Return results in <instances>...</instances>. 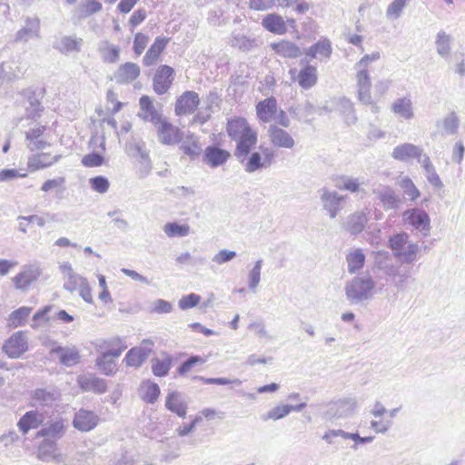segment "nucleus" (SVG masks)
<instances>
[{
	"instance_id": "obj_1",
	"label": "nucleus",
	"mask_w": 465,
	"mask_h": 465,
	"mask_svg": "<svg viewBox=\"0 0 465 465\" xmlns=\"http://www.w3.org/2000/svg\"><path fill=\"white\" fill-rule=\"evenodd\" d=\"M225 131L229 138L235 142L234 155L242 163L258 143V132L243 116L227 119Z\"/></svg>"
},
{
	"instance_id": "obj_2",
	"label": "nucleus",
	"mask_w": 465,
	"mask_h": 465,
	"mask_svg": "<svg viewBox=\"0 0 465 465\" xmlns=\"http://www.w3.org/2000/svg\"><path fill=\"white\" fill-rule=\"evenodd\" d=\"M127 349L123 338L111 337L100 341L95 345V368L106 376H112L118 371V359Z\"/></svg>"
},
{
	"instance_id": "obj_3",
	"label": "nucleus",
	"mask_w": 465,
	"mask_h": 465,
	"mask_svg": "<svg viewBox=\"0 0 465 465\" xmlns=\"http://www.w3.org/2000/svg\"><path fill=\"white\" fill-rule=\"evenodd\" d=\"M255 112L257 119L261 123L267 124L277 119L281 126L287 128L290 125L287 114L278 108V103L274 96H270L258 102L255 105Z\"/></svg>"
},
{
	"instance_id": "obj_4",
	"label": "nucleus",
	"mask_w": 465,
	"mask_h": 465,
	"mask_svg": "<svg viewBox=\"0 0 465 465\" xmlns=\"http://www.w3.org/2000/svg\"><path fill=\"white\" fill-rule=\"evenodd\" d=\"M156 134L159 142L164 145H175L182 141L183 136L181 129L168 121L166 118L162 117L155 124Z\"/></svg>"
},
{
	"instance_id": "obj_5",
	"label": "nucleus",
	"mask_w": 465,
	"mask_h": 465,
	"mask_svg": "<svg viewBox=\"0 0 465 465\" xmlns=\"http://www.w3.org/2000/svg\"><path fill=\"white\" fill-rule=\"evenodd\" d=\"M274 159L272 149L260 145L259 151L250 153L246 157L244 169L247 173H253L259 169L267 168L272 165Z\"/></svg>"
},
{
	"instance_id": "obj_6",
	"label": "nucleus",
	"mask_w": 465,
	"mask_h": 465,
	"mask_svg": "<svg viewBox=\"0 0 465 465\" xmlns=\"http://www.w3.org/2000/svg\"><path fill=\"white\" fill-rule=\"evenodd\" d=\"M28 348L26 332L18 331L5 341L2 351L8 358L18 359L28 351Z\"/></svg>"
},
{
	"instance_id": "obj_7",
	"label": "nucleus",
	"mask_w": 465,
	"mask_h": 465,
	"mask_svg": "<svg viewBox=\"0 0 465 465\" xmlns=\"http://www.w3.org/2000/svg\"><path fill=\"white\" fill-rule=\"evenodd\" d=\"M389 244L394 255L406 262L412 261L418 251L416 244L409 242L408 234L405 232L397 233L391 237Z\"/></svg>"
},
{
	"instance_id": "obj_8",
	"label": "nucleus",
	"mask_w": 465,
	"mask_h": 465,
	"mask_svg": "<svg viewBox=\"0 0 465 465\" xmlns=\"http://www.w3.org/2000/svg\"><path fill=\"white\" fill-rule=\"evenodd\" d=\"M153 345L152 341L143 340L139 346L131 348L124 358L125 366L134 369L140 368L152 354Z\"/></svg>"
},
{
	"instance_id": "obj_9",
	"label": "nucleus",
	"mask_w": 465,
	"mask_h": 465,
	"mask_svg": "<svg viewBox=\"0 0 465 465\" xmlns=\"http://www.w3.org/2000/svg\"><path fill=\"white\" fill-rule=\"evenodd\" d=\"M201 104L199 94L194 91H185L176 98L174 113L177 116L193 114Z\"/></svg>"
},
{
	"instance_id": "obj_10",
	"label": "nucleus",
	"mask_w": 465,
	"mask_h": 465,
	"mask_svg": "<svg viewBox=\"0 0 465 465\" xmlns=\"http://www.w3.org/2000/svg\"><path fill=\"white\" fill-rule=\"evenodd\" d=\"M373 288L371 278H355L346 286V295L352 301L367 299Z\"/></svg>"
},
{
	"instance_id": "obj_11",
	"label": "nucleus",
	"mask_w": 465,
	"mask_h": 465,
	"mask_svg": "<svg viewBox=\"0 0 465 465\" xmlns=\"http://www.w3.org/2000/svg\"><path fill=\"white\" fill-rule=\"evenodd\" d=\"M174 70L163 64L156 70L153 79V88L157 94H163L171 88L173 82Z\"/></svg>"
},
{
	"instance_id": "obj_12",
	"label": "nucleus",
	"mask_w": 465,
	"mask_h": 465,
	"mask_svg": "<svg viewBox=\"0 0 465 465\" xmlns=\"http://www.w3.org/2000/svg\"><path fill=\"white\" fill-rule=\"evenodd\" d=\"M99 423V417L92 411L80 409L73 419V426L81 432L94 430Z\"/></svg>"
},
{
	"instance_id": "obj_13",
	"label": "nucleus",
	"mask_w": 465,
	"mask_h": 465,
	"mask_svg": "<svg viewBox=\"0 0 465 465\" xmlns=\"http://www.w3.org/2000/svg\"><path fill=\"white\" fill-rule=\"evenodd\" d=\"M268 136L274 147L292 149L295 145V141L291 134L277 124L270 125Z\"/></svg>"
},
{
	"instance_id": "obj_14",
	"label": "nucleus",
	"mask_w": 465,
	"mask_h": 465,
	"mask_svg": "<svg viewBox=\"0 0 465 465\" xmlns=\"http://www.w3.org/2000/svg\"><path fill=\"white\" fill-rule=\"evenodd\" d=\"M40 276V271L34 266H27L12 278L15 287L21 291L28 290Z\"/></svg>"
},
{
	"instance_id": "obj_15",
	"label": "nucleus",
	"mask_w": 465,
	"mask_h": 465,
	"mask_svg": "<svg viewBox=\"0 0 465 465\" xmlns=\"http://www.w3.org/2000/svg\"><path fill=\"white\" fill-rule=\"evenodd\" d=\"M231 158V153L217 145H209L204 149L203 161L212 168L224 164Z\"/></svg>"
},
{
	"instance_id": "obj_16",
	"label": "nucleus",
	"mask_w": 465,
	"mask_h": 465,
	"mask_svg": "<svg viewBox=\"0 0 465 465\" xmlns=\"http://www.w3.org/2000/svg\"><path fill=\"white\" fill-rule=\"evenodd\" d=\"M169 41L170 38L168 37H156L143 56V64L145 66H152L155 64L159 61L160 56L166 48Z\"/></svg>"
},
{
	"instance_id": "obj_17",
	"label": "nucleus",
	"mask_w": 465,
	"mask_h": 465,
	"mask_svg": "<svg viewBox=\"0 0 465 465\" xmlns=\"http://www.w3.org/2000/svg\"><path fill=\"white\" fill-rule=\"evenodd\" d=\"M356 80L359 100L365 104H371V82L368 70H360L356 74Z\"/></svg>"
},
{
	"instance_id": "obj_18",
	"label": "nucleus",
	"mask_w": 465,
	"mask_h": 465,
	"mask_svg": "<svg viewBox=\"0 0 465 465\" xmlns=\"http://www.w3.org/2000/svg\"><path fill=\"white\" fill-rule=\"evenodd\" d=\"M78 384L84 391L94 393H104L107 390L106 381L94 374L82 375L78 377Z\"/></svg>"
},
{
	"instance_id": "obj_19",
	"label": "nucleus",
	"mask_w": 465,
	"mask_h": 465,
	"mask_svg": "<svg viewBox=\"0 0 465 465\" xmlns=\"http://www.w3.org/2000/svg\"><path fill=\"white\" fill-rule=\"evenodd\" d=\"M422 154V150L410 143H401L397 145L392 151L393 159L400 162H407L411 159L420 160Z\"/></svg>"
},
{
	"instance_id": "obj_20",
	"label": "nucleus",
	"mask_w": 465,
	"mask_h": 465,
	"mask_svg": "<svg viewBox=\"0 0 465 465\" xmlns=\"http://www.w3.org/2000/svg\"><path fill=\"white\" fill-rule=\"evenodd\" d=\"M44 421L43 414L37 411H26L18 420L17 427L22 434H27L31 430L37 429Z\"/></svg>"
},
{
	"instance_id": "obj_21",
	"label": "nucleus",
	"mask_w": 465,
	"mask_h": 465,
	"mask_svg": "<svg viewBox=\"0 0 465 465\" xmlns=\"http://www.w3.org/2000/svg\"><path fill=\"white\" fill-rule=\"evenodd\" d=\"M173 362V356L168 352H162L159 357H154L151 361L152 372L156 377H165L168 375Z\"/></svg>"
},
{
	"instance_id": "obj_22",
	"label": "nucleus",
	"mask_w": 465,
	"mask_h": 465,
	"mask_svg": "<svg viewBox=\"0 0 465 465\" xmlns=\"http://www.w3.org/2000/svg\"><path fill=\"white\" fill-rule=\"evenodd\" d=\"M262 25L267 31L275 35H284L288 31L286 21L278 14L266 15Z\"/></svg>"
},
{
	"instance_id": "obj_23",
	"label": "nucleus",
	"mask_w": 465,
	"mask_h": 465,
	"mask_svg": "<svg viewBox=\"0 0 465 465\" xmlns=\"http://www.w3.org/2000/svg\"><path fill=\"white\" fill-rule=\"evenodd\" d=\"M165 407L180 418H185L187 414V405L177 391H171L167 394Z\"/></svg>"
},
{
	"instance_id": "obj_24",
	"label": "nucleus",
	"mask_w": 465,
	"mask_h": 465,
	"mask_svg": "<svg viewBox=\"0 0 465 465\" xmlns=\"http://www.w3.org/2000/svg\"><path fill=\"white\" fill-rule=\"evenodd\" d=\"M51 353L58 356L59 361L65 366H74L80 362V352L76 348L56 347L52 349Z\"/></svg>"
},
{
	"instance_id": "obj_25",
	"label": "nucleus",
	"mask_w": 465,
	"mask_h": 465,
	"mask_svg": "<svg viewBox=\"0 0 465 465\" xmlns=\"http://www.w3.org/2000/svg\"><path fill=\"white\" fill-rule=\"evenodd\" d=\"M141 399L147 403H154L161 393L158 384L151 380H144L139 387Z\"/></svg>"
},
{
	"instance_id": "obj_26",
	"label": "nucleus",
	"mask_w": 465,
	"mask_h": 465,
	"mask_svg": "<svg viewBox=\"0 0 465 465\" xmlns=\"http://www.w3.org/2000/svg\"><path fill=\"white\" fill-rule=\"evenodd\" d=\"M66 430L64 420L62 418L50 420L45 427L37 432L40 437L61 438Z\"/></svg>"
},
{
	"instance_id": "obj_27",
	"label": "nucleus",
	"mask_w": 465,
	"mask_h": 465,
	"mask_svg": "<svg viewBox=\"0 0 465 465\" xmlns=\"http://www.w3.org/2000/svg\"><path fill=\"white\" fill-rule=\"evenodd\" d=\"M408 223L419 230H425L429 227L430 219L428 214L421 210L412 209L406 211L403 214Z\"/></svg>"
},
{
	"instance_id": "obj_28",
	"label": "nucleus",
	"mask_w": 465,
	"mask_h": 465,
	"mask_svg": "<svg viewBox=\"0 0 465 465\" xmlns=\"http://www.w3.org/2000/svg\"><path fill=\"white\" fill-rule=\"evenodd\" d=\"M331 54V45L330 40L327 38H322L306 51V55L310 58L327 59Z\"/></svg>"
},
{
	"instance_id": "obj_29",
	"label": "nucleus",
	"mask_w": 465,
	"mask_h": 465,
	"mask_svg": "<svg viewBox=\"0 0 465 465\" xmlns=\"http://www.w3.org/2000/svg\"><path fill=\"white\" fill-rule=\"evenodd\" d=\"M180 143V150L190 158L193 159L201 153V144L195 134H188Z\"/></svg>"
},
{
	"instance_id": "obj_30",
	"label": "nucleus",
	"mask_w": 465,
	"mask_h": 465,
	"mask_svg": "<svg viewBox=\"0 0 465 465\" xmlns=\"http://www.w3.org/2000/svg\"><path fill=\"white\" fill-rule=\"evenodd\" d=\"M271 46L277 54L284 58H296L301 54L299 46L286 40L273 43Z\"/></svg>"
},
{
	"instance_id": "obj_31",
	"label": "nucleus",
	"mask_w": 465,
	"mask_h": 465,
	"mask_svg": "<svg viewBox=\"0 0 465 465\" xmlns=\"http://www.w3.org/2000/svg\"><path fill=\"white\" fill-rule=\"evenodd\" d=\"M317 69L312 65H306L301 69L298 74L299 85L303 89H309L317 83Z\"/></svg>"
},
{
	"instance_id": "obj_32",
	"label": "nucleus",
	"mask_w": 465,
	"mask_h": 465,
	"mask_svg": "<svg viewBox=\"0 0 465 465\" xmlns=\"http://www.w3.org/2000/svg\"><path fill=\"white\" fill-rule=\"evenodd\" d=\"M33 309L27 306H22L12 312L7 318V324L11 328H17L25 324Z\"/></svg>"
},
{
	"instance_id": "obj_33",
	"label": "nucleus",
	"mask_w": 465,
	"mask_h": 465,
	"mask_svg": "<svg viewBox=\"0 0 465 465\" xmlns=\"http://www.w3.org/2000/svg\"><path fill=\"white\" fill-rule=\"evenodd\" d=\"M206 362V358L198 355H192L186 361L182 362L177 368L176 372L181 377H186L196 370L198 365Z\"/></svg>"
},
{
	"instance_id": "obj_34",
	"label": "nucleus",
	"mask_w": 465,
	"mask_h": 465,
	"mask_svg": "<svg viewBox=\"0 0 465 465\" xmlns=\"http://www.w3.org/2000/svg\"><path fill=\"white\" fill-rule=\"evenodd\" d=\"M338 436H341L342 437L343 439H351L353 440L355 442H360V443H366V442H370L373 440V437L372 436H370V437H360L358 434L356 433H347V432H344L343 430H329L327 431L323 436H322V439L324 440H326L328 443H331L333 439L338 437Z\"/></svg>"
},
{
	"instance_id": "obj_35",
	"label": "nucleus",
	"mask_w": 465,
	"mask_h": 465,
	"mask_svg": "<svg viewBox=\"0 0 465 465\" xmlns=\"http://www.w3.org/2000/svg\"><path fill=\"white\" fill-rule=\"evenodd\" d=\"M141 110L144 113V119H149L153 124H155L163 116L158 114L155 109L152 99L148 95L141 96L139 100Z\"/></svg>"
},
{
	"instance_id": "obj_36",
	"label": "nucleus",
	"mask_w": 465,
	"mask_h": 465,
	"mask_svg": "<svg viewBox=\"0 0 465 465\" xmlns=\"http://www.w3.org/2000/svg\"><path fill=\"white\" fill-rule=\"evenodd\" d=\"M119 78L124 83H130L140 75V67L134 63H125L119 67Z\"/></svg>"
},
{
	"instance_id": "obj_37",
	"label": "nucleus",
	"mask_w": 465,
	"mask_h": 465,
	"mask_svg": "<svg viewBox=\"0 0 465 465\" xmlns=\"http://www.w3.org/2000/svg\"><path fill=\"white\" fill-rule=\"evenodd\" d=\"M394 114L401 115L405 119H411L413 117V112L411 108V102L409 98H400L396 100L391 106Z\"/></svg>"
},
{
	"instance_id": "obj_38",
	"label": "nucleus",
	"mask_w": 465,
	"mask_h": 465,
	"mask_svg": "<svg viewBox=\"0 0 465 465\" xmlns=\"http://www.w3.org/2000/svg\"><path fill=\"white\" fill-rule=\"evenodd\" d=\"M163 231L168 237H183L189 234L190 226L185 223H168L164 225Z\"/></svg>"
},
{
	"instance_id": "obj_39",
	"label": "nucleus",
	"mask_w": 465,
	"mask_h": 465,
	"mask_svg": "<svg viewBox=\"0 0 465 465\" xmlns=\"http://www.w3.org/2000/svg\"><path fill=\"white\" fill-rule=\"evenodd\" d=\"M348 270L351 273H354L364 265L365 257L361 250H355L347 256Z\"/></svg>"
},
{
	"instance_id": "obj_40",
	"label": "nucleus",
	"mask_w": 465,
	"mask_h": 465,
	"mask_svg": "<svg viewBox=\"0 0 465 465\" xmlns=\"http://www.w3.org/2000/svg\"><path fill=\"white\" fill-rule=\"evenodd\" d=\"M81 38L64 36L61 39L58 48L61 53L68 54L72 52H79L81 49Z\"/></svg>"
},
{
	"instance_id": "obj_41",
	"label": "nucleus",
	"mask_w": 465,
	"mask_h": 465,
	"mask_svg": "<svg viewBox=\"0 0 465 465\" xmlns=\"http://www.w3.org/2000/svg\"><path fill=\"white\" fill-rule=\"evenodd\" d=\"M103 8L98 0H85L80 6V17L85 18L98 13Z\"/></svg>"
},
{
	"instance_id": "obj_42",
	"label": "nucleus",
	"mask_w": 465,
	"mask_h": 465,
	"mask_svg": "<svg viewBox=\"0 0 465 465\" xmlns=\"http://www.w3.org/2000/svg\"><path fill=\"white\" fill-rule=\"evenodd\" d=\"M292 409V407L287 404L278 405L268 411L265 416H263V420H277L282 419L291 412Z\"/></svg>"
},
{
	"instance_id": "obj_43",
	"label": "nucleus",
	"mask_w": 465,
	"mask_h": 465,
	"mask_svg": "<svg viewBox=\"0 0 465 465\" xmlns=\"http://www.w3.org/2000/svg\"><path fill=\"white\" fill-rule=\"evenodd\" d=\"M400 186L411 201H415L420 197V191L410 178H403L400 183Z\"/></svg>"
},
{
	"instance_id": "obj_44",
	"label": "nucleus",
	"mask_w": 465,
	"mask_h": 465,
	"mask_svg": "<svg viewBox=\"0 0 465 465\" xmlns=\"http://www.w3.org/2000/svg\"><path fill=\"white\" fill-rule=\"evenodd\" d=\"M194 380H198L203 384L207 385H229V384H240L241 381L238 379L230 380L227 378H205L202 376H195Z\"/></svg>"
},
{
	"instance_id": "obj_45",
	"label": "nucleus",
	"mask_w": 465,
	"mask_h": 465,
	"mask_svg": "<svg viewBox=\"0 0 465 465\" xmlns=\"http://www.w3.org/2000/svg\"><path fill=\"white\" fill-rule=\"evenodd\" d=\"M201 302V296L195 293H190L183 296L178 302V306L182 310H188L197 306Z\"/></svg>"
},
{
	"instance_id": "obj_46",
	"label": "nucleus",
	"mask_w": 465,
	"mask_h": 465,
	"mask_svg": "<svg viewBox=\"0 0 465 465\" xmlns=\"http://www.w3.org/2000/svg\"><path fill=\"white\" fill-rule=\"evenodd\" d=\"M450 37L444 32H440L437 35L436 45L438 53L445 55L450 52Z\"/></svg>"
},
{
	"instance_id": "obj_47",
	"label": "nucleus",
	"mask_w": 465,
	"mask_h": 465,
	"mask_svg": "<svg viewBox=\"0 0 465 465\" xmlns=\"http://www.w3.org/2000/svg\"><path fill=\"white\" fill-rule=\"evenodd\" d=\"M89 183L91 188L99 193H106L110 186L108 180L104 176H95L91 178L89 180Z\"/></svg>"
},
{
	"instance_id": "obj_48",
	"label": "nucleus",
	"mask_w": 465,
	"mask_h": 465,
	"mask_svg": "<svg viewBox=\"0 0 465 465\" xmlns=\"http://www.w3.org/2000/svg\"><path fill=\"white\" fill-rule=\"evenodd\" d=\"M82 163L85 167H98L104 163V158L96 153H92L84 155L82 158Z\"/></svg>"
},
{
	"instance_id": "obj_49",
	"label": "nucleus",
	"mask_w": 465,
	"mask_h": 465,
	"mask_svg": "<svg viewBox=\"0 0 465 465\" xmlns=\"http://www.w3.org/2000/svg\"><path fill=\"white\" fill-rule=\"evenodd\" d=\"M148 41H149V38L145 34L141 33V32L136 33L134 35V46H133L134 52L137 55L142 54L148 44Z\"/></svg>"
},
{
	"instance_id": "obj_50",
	"label": "nucleus",
	"mask_w": 465,
	"mask_h": 465,
	"mask_svg": "<svg viewBox=\"0 0 465 465\" xmlns=\"http://www.w3.org/2000/svg\"><path fill=\"white\" fill-rule=\"evenodd\" d=\"M147 17V12L143 8L135 10L129 18V26L133 31L136 26L141 25Z\"/></svg>"
},
{
	"instance_id": "obj_51",
	"label": "nucleus",
	"mask_w": 465,
	"mask_h": 465,
	"mask_svg": "<svg viewBox=\"0 0 465 465\" xmlns=\"http://www.w3.org/2000/svg\"><path fill=\"white\" fill-rule=\"evenodd\" d=\"M102 53L104 62L114 63L119 58L120 49L115 45H107L103 49Z\"/></svg>"
},
{
	"instance_id": "obj_52",
	"label": "nucleus",
	"mask_w": 465,
	"mask_h": 465,
	"mask_svg": "<svg viewBox=\"0 0 465 465\" xmlns=\"http://www.w3.org/2000/svg\"><path fill=\"white\" fill-rule=\"evenodd\" d=\"M407 2L408 0H394L387 8V15L393 18L398 17Z\"/></svg>"
},
{
	"instance_id": "obj_53",
	"label": "nucleus",
	"mask_w": 465,
	"mask_h": 465,
	"mask_svg": "<svg viewBox=\"0 0 465 465\" xmlns=\"http://www.w3.org/2000/svg\"><path fill=\"white\" fill-rule=\"evenodd\" d=\"M64 183V177L49 179L43 183L41 190L45 193H48V192L54 191V190H59L63 187Z\"/></svg>"
},
{
	"instance_id": "obj_54",
	"label": "nucleus",
	"mask_w": 465,
	"mask_h": 465,
	"mask_svg": "<svg viewBox=\"0 0 465 465\" xmlns=\"http://www.w3.org/2000/svg\"><path fill=\"white\" fill-rule=\"evenodd\" d=\"M52 308V305L45 306L33 315V322H35L34 327L39 325L43 322H49L48 313L51 312Z\"/></svg>"
},
{
	"instance_id": "obj_55",
	"label": "nucleus",
	"mask_w": 465,
	"mask_h": 465,
	"mask_svg": "<svg viewBox=\"0 0 465 465\" xmlns=\"http://www.w3.org/2000/svg\"><path fill=\"white\" fill-rule=\"evenodd\" d=\"M50 163H45L41 159V155L30 158L27 162V167L30 172H35L49 166Z\"/></svg>"
},
{
	"instance_id": "obj_56",
	"label": "nucleus",
	"mask_w": 465,
	"mask_h": 465,
	"mask_svg": "<svg viewBox=\"0 0 465 465\" xmlns=\"http://www.w3.org/2000/svg\"><path fill=\"white\" fill-rule=\"evenodd\" d=\"M458 126L459 119L454 114L447 116L443 121V127L450 134L455 133L458 129Z\"/></svg>"
},
{
	"instance_id": "obj_57",
	"label": "nucleus",
	"mask_w": 465,
	"mask_h": 465,
	"mask_svg": "<svg viewBox=\"0 0 465 465\" xmlns=\"http://www.w3.org/2000/svg\"><path fill=\"white\" fill-rule=\"evenodd\" d=\"M26 173H21L15 169H4L0 171V182H4L6 180L21 177L25 178L26 177Z\"/></svg>"
},
{
	"instance_id": "obj_58",
	"label": "nucleus",
	"mask_w": 465,
	"mask_h": 465,
	"mask_svg": "<svg viewBox=\"0 0 465 465\" xmlns=\"http://www.w3.org/2000/svg\"><path fill=\"white\" fill-rule=\"evenodd\" d=\"M235 256V252L222 250L214 256L213 261L218 264H222L233 259Z\"/></svg>"
},
{
	"instance_id": "obj_59",
	"label": "nucleus",
	"mask_w": 465,
	"mask_h": 465,
	"mask_svg": "<svg viewBox=\"0 0 465 465\" xmlns=\"http://www.w3.org/2000/svg\"><path fill=\"white\" fill-rule=\"evenodd\" d=\"M250 7L254 10L262 11L272 7L274 0H249Z\"/></svg>"
},
{
	"instance_id": "obj_60",
	"label": "nucleus",
	"mask_w": 465,
	"mask_h": 465,
	"mask_svg": "<svg viewBox=\"0 0 465 465\" xmlns=\"http://www.w3.org/2000/svg\"><path fill=\"white\" fill-rule=\"evenodd\" d=\"M32 399L39 402L46 403L53 400V396L45 390L37 389L33 392Z\"/></svg>"
},
{
	"instance_id": "obj_61",
	"label": "nucleus",
	"mask_w": 465,
	"mask_h": 465,
	"mask_svg": "<svg viewBox=\"0 0 465 465\" xmlns=\"http://www.w3.org/2000/svg\"><path fill=\"white\" fill-rule=\"evenodd\" d=\"M106 99L109 103L113 104V108H112L113 114L119 112L124 106L123 103L117 101V94L113 90H109L107 92Z\"/></svg>"
},
{
	"instance_id": "obj_62",
	"label": "nucleus",
	"mask_w": 465,
	"mask_h": 465,
	"mask_svg": "<svg viewBox=\"0 0 465 465\" xmlns=\"http://www.w3.org/2000/svg\"><path fill=\"white\" fill-rule=\"evenodd\" d=\"M173 310V305L171 302L164 300H157L154 302L153 311L158 313H168Z\"/></svg>"
},
{
	"instance_id": "obj_63",
	"label": "nucleus",
	"mask_w": 465,
	"mask_h": 465,
	"mask_svg": "<svg viewBox=\"0 0 465 465\" xmlns=\"http://www.w3.org/2000/svg\"><path fill=\"white\" fill-rule=\"evenodd\" d=\"M381 201L385 208H394L397 206V199L392 192L381 194Z\"/></svg>"
},
{
	"instance_id": "obj_64",
	"label": "nucleus",
	"mask_w": 465,
	"mask_h": 465,
	"mask_svg": "<svg viewBox=\"0 0 465 465\" xmlns=\"http://www.w3.org/2000/svg\"><path fill=\"white\" fill-rule=\"evenodd\" d=\"M260 276H261V266L259 263H257L252 270L251 271L249 274V281H250V287L255 288L259 282H260Z\"/></svg>"
}]
</instances>
